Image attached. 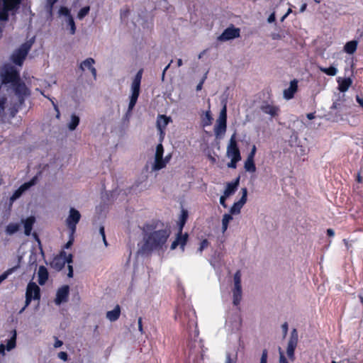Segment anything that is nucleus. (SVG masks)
I'll use <instances>...</instances> for the list:
<instances>
[{
	"label": "nucleus",
	"instance_id": "obj_49",
	"mask_svg": "<svg viewBox=\"0 0 363 363\" xmlns=\"http://www.w3.org/2000/svg\"><path fill=\"white\" fill-rule=\"evenodd\" d=\"M240 160H235V159H230V162L228 164L229 168L235 169L236 167V163Z\"/></svg>",
	"mask_w": 363,
	"mask_h": 363
},
{
	"label": "nucleus",
	"instance_id": "obj_6",
	"mask_svg": "<svg viewBox=\"0 0 363 363\" xmlns=\"http://www.w3.org/2000/svg\"><path fill=\"white\" fill-rule=\"evenodd\" d=\"M226 121H227V108L226 104H223L219 117L216 121V124L214 128V132L216 137L223 135L226 131Z\"/></svg>",
	"mask_w": 363,
	"mask_h": 363
},
{
	"label": "nucleus",
	"instance_id": "obj_58",
	"mask_svg": "<svg viewBox=\"0 0 363 363\" xmlns=\"http://www.w3.org/2000/svg\"><path fill=\"white\" fill-rule=\"evenodd\" d=\"M62 342L58 339L56 340L55 344H54V347L55 348H58V347H60L62 345Z\"/></svg>",
	"mask_w": 363,
	"mask_h": 363
},
{
	"label": "nucleus",
	"instance_id": "obj_13",
	"mask_svg": "<svg viewBox=\"0 0 363 363\" xmlns=\"http://www.w3.org/2000/svg\"><path fill=\"white\" fill-rule=\"evenodd\" d=\"M240 30L238 28H228L218 37L220 41H226L239 37Z\"/></svg>",
	"mask_w": 363,
	"mask_h": 363
},
{
	"label": "nucleus",
	"instance_id": "obj_11",
	"mask_svg": "<svg viewBox=\"0 0 363 363\" xmlns=\"http://www.w3.org/2000/svg\"><path fill=\"white\" fill-rule=\"evenodd\" d=\"M38 177H34L30 181L24 183L22 184L12 195L11 197V200H16L19 198L23 192L30 189L32 186L35 185L37 183Z\"/></svg>",
	"mask_w": 363,
	"mask_h": 363
},
{
	"label": "nucleus",
	"instance_id": "obj_23",
	"mask_svg": "<svg viewBox=\"0 0 363 363\" xmlns=\"http://www.w3.org/2000/svg\"><path fill=\"white\" fill-rule=\"evenodd\" d=\"M242 299V287H233V303L238 306Z\"/></svg>",
	"mask_w": 363,
	"mask_h": 363
},
{
	"label": "nucleus",
	"instance_id": "obj_18",
	"mask_svg": "<svg viewBox=\"0 0 363 363\" xmlns=\"http://www.w3.org/2000/svg\"><path fill=\"white\" fill-rule=\"evenodd\" d=\"M263 113L274 117L277 116L279 108L269 104H264L260 107Z\"/></svg>",
	"mask_w": 363,
	"mask_h": 363
},
{
	"label": "nucleus",
	"instance_id": "obj_46",
	"mask_svg": "<svg viewBox=\"0 0 363 363\" xmlns=\"http://www.w3.org/2000/svg\"><path fill=\"white\" fill-rule=\"evenodd\" d=\"M208 245V242L207 240H203L201 242V245H200V247L199 248V252H202L203 250V249L206 248Z\"/></svg>",
	"mask_w": 363,
	"mask_h": 363
},
{
	"label": "nucleus",
	"instance_id": "obj_47",
	"mask_svg": "<svg viewBox=\"0 0 363 363\" xmlns=\"http://www.w3.org/2000/svg\"><path fill=\"white\" fill-rule=\"evenodd\" d=\"M267 352L266 350H263L259 363H267Z\"/></svg>",
	"mask_w": 363,
	"mask_h": 363
},
{
	"label": "nucleus",
	"instance_id": "obj_54",
	"mask_svg": "<svg viewBox=\"0 0 363 363\" xmlns=\"http://www.w3.org/2000/svg\"><path fill=\"white\" fill-rule=\"evenodd\" d=\"M68 277L72 278L73 277V267L72 265L68 264Z\"/></svg>",
	"mask_w": 363,
	"mask_h": 363
},
{
	"label": "nucleus",
	"instance_id": "obj_55",
	"mask_svg": "<svg viewBox=\"0 0 363 363\" xmlns=\"http://www.w3.org/2000/svg\"><path fill=\"white\" fill-rule=\"evenodd\" d=\"M57 0H48L47 7L48 9L51 10L52 6L56 2Z\"/></svg>",
	"mask_w": 363,
	"mask_h": 363
},
{
	"label": "nucleus",
	"instance_id": "obj_16",
	"mask_svg": "<svg viewBox=\"0 0 363 363\" xmlns=\"http://www.w3.org/2000/svg\"><path fill=\"white\" fill-rule=\"evenodd\" d=\"M187 239L188 234L185 233L182 235V232L180 233L179 229L176 240L171 245V250H174L178 245H180L182 250H184V245L187 242Z\"/></svg>",
	"mask_w": 363,
	"mask_h": 363
},
{
	"label": "nucleus",
	"instance_id": "obj_41",
	"mask_svg": "<svg viewBox=\"0 0 363 363\" xmlns=\"http://www.w3.org/2000/svg\"><path fill=\"white\" fill-rule=\"evenodd\" d=\"M164 149L162 144L157 145L155 155L157 157H163Z\"/></svg>",
	"mask_w": 363,
	"mask_h": 363
},
{
	"label": "nucleus",
	"instance_id": "obj_15",
	"mask_svg": "<svg viewBox=\"0 0 363 363\" xmlns=\"http://www.w3.org/2000/svg\"><path fill=\"white\" fill-rule=\"evenodd\" d=\"M170 117H167L165 115H160L157 119V128L160 131V137L162 138L164 135V129L166 128L168 123L170 122Z\"/></svg>",
	"mask_w": 363,
	"mask_h": 363
},
{
	"label": "nucleus",
	"instance_id": "obj_10",
	"mask_svg": "<svg viewBox=\"0 0 363 363\" xmlns=\"http://www.w3.org/2000/svg\"><path fill=\"white\" fill-rule=\"evenodd\" d=\"M241 191H242V197L238 202H235L233 205V206L230 208V214H239L240 213L241 208H242V206L247 201V189L242 188L241 189Z\"/></svg>",
	"mask_w": 363,
	"mask_h": 363
},
{
	"label": "nucleus",
	"instance_id": "obj_27",
	"mask_svg": "<svg viewBox=\"0 0 363 363\" xmlns=\"http://www.w3.org/2000/svg\"><path fill=\"white\" fill-rule=\"evenodd\" d=\"M94 63L95 60L91 57H89L81 62L79 69L82 71H84L86 69L90 70L94 67Z\"/></svg>",
	"mask_w": 363,
	"mask_h": 363
},
{
	"label": "nucleus",
	"instance_id": "obj_5",
	"mask_svg": "<svg viewBox=\"0 0 363 363\" xmlns=\"http://www.w3.org/2000/svg\"><path fill=\"white\" fill-rule=\"evenodd\" d=\"M34 40H30L23 45L21 47L15 50L11 55V60L13 63L17 65L21 66L23 60H25L28 51L31 48V46L33 43Z\"/></svg>",
	"mask_w": 363,
	"mask_h": 363
},
{
	"label": "nucleus",
	"instance_id": "obj_32",
	"mask_svg": "<svg viewBox=\"0 0 363 363\" xmlns=\"http://www.w3.org/2000/svg\"><path fill=\"white\" fill-rule=\"evenodd\" d=\"M357 41L352 40L346 43L345 45V50L349 54H352L357 49Z\"/></svg>",
	"mask_w": 363,
	"mask_h": 363
},
{
	"label": "nucleus",
	"instance_id": "obj_61",
	"mask_svg": "<svg viewBox=\"0 0 363 363\" xmlns=\"http://www.w3.org/2000/svg\"><path fill=\"white\" fill-rule=\"evenodd\" d=\"M138 329L140 331V333L143 332L141 318H138Z\"/></svg>",
	"mask_w": 363,
	"mask_h": 363
},
{
	"label": "nucleus",
	"instance_id": "obj_25",
	"mask_svg": "<svg viewBox=\"0 0 363 363\" xmlns=\"http://www.w3.org/2000/svg\"><path fill=\"white\" fill-rule=\"evenodd\" d=\"M239 184V178L236 179L234 183H228L226 189L224 191V194L228 197L230 195L233 194L238 188Z\"/></svg>",
	"mask_w": 363,
	"mask_h": 363
},
{
	"label": "nucleus",
	"instance_id": "obj_56",
	"mask_svg": "<svg viewBox=\"0 0 363 363\" xmlns=\"http://www.w3.org/2000/svg\"><path fill=\"white\" fill-rule=\"evenodd\" d=\"M32 300H33V298H30V296L28 295H26L25 306L28 307Z\"/></svg>",
	"mask_w": 363,
	"mask_h": 363
},
{
	"label": "nucleus",
	"instance_id": "obj_34",
	"mask_svg": "<svg viewBox=\"0 0 363 363\" xmlns=\"http://www.w3.org/2000/svg\"><path fill=\"white\" fill-rule=\"evenodd\" d=\"M318 68L322 72L326 74L328 76H335L337 73V69L333 66L328 68L323 67H318Z\"/></svg>",
	"mask_w": 363,
	"mask_h": 363
},
{
	"label": "nucleus",
	"instance_id": "obj_4",
	"mask_svg": "<svg viewBox=\"0 0 363 363\" xmlns=\"http://www.w3.org/2000/svg\"><path fill=\"white\" fill-rule=\"evenodd\" d=\"M21 0H0V21H7L9 12L19 8Z\"/></svg>",
	"mask_w": 363,
	"mask_h": 363
},
{
	"label": "nucleus",
	"instance_id": "obj_29",
	"mask_svg": "<svg viewBox=\"0 0 363 363\" xmlns=\"http://www.w3.org/2000/svg\"><path fill=\"white\" fill-rule=\"evenodd\" d=\"M79 123V118L75 114L71 116L70 122L68 123V128L74 130Z\"/></svg>",
	"mask_w": 363,
	"mask_h": 363
},
{
	"label": "nucleus",
	"instance_id": "obj_9",
	"mask_svg": "<svg viewBox=\"0 0 363 363\" xmlns=\"http://www.w3.org/2000/svg\"><path fill=\"white\" fill-rule=\"evenodd\" d=\"M298 340V335L296 329H293L288 342L286 353L289 359L294 360V350L297 346Z\"/></svg>",
	"mask_w": 363,
	"mask_h": 363
},
{
	"label": "nucleus",
	"instance_id": "obj_14",
	"mask_svg": "<svg viewBox=\"0 0 363 363\" xmlns=\"http://www.w3.org/2000/svg\"><path fill=\"white\" fill-rule=\"evenodd\" d=\"M40 288L35 282H29L27 285L26 295L30 296L33 300H40Z\"/></svg>",
	"mask_w": 363,
	"mask_h": 363
},
{
	"label": "nucleus",
	"instance_id": "obj_57",
	"mask_svg": "<svg viewBox=\"0 0 363 363\" xmlns=\"http://www.w3.org/2000/svg\"><path fill=\"white\" fill-rule=\"evenodd\" d=\"M268 23H273L275 21V13L273 12L267 19Z\"/></svg>",
	"mask_w": 363,
	"mask_h": 363
},
{
	"label": "nucleus",
	"instance_id": "obj_20",
	"mask_svg": "<svg viewBox=\"0 0 363 363\" xmlns=\"http://www.w3.org/2000/svg\"><path fill=\"white\" fill-rule=\"evenodd\" d=\"M66 259L60 254L59 256L53 259L51 262V267L55 269L60 271L64 267Z\"/></svg>",
	"mask_w": 363,
	"mask_h": 363
},
{
	"label": "nucleus",
	"instance_id": "obj_59",
	"mask_svg": "<svg viewBox=\"0 0 363 363\" xmlns=\"http://www.w3.org/2000/svg\"><path fill=\"white\" fill-rule=\"evenodd\" d=\"M205 79H206V77H204L203 78V79L200 82V83L196 86V91H200L202 89V86H203Z\"/></svg>",
	"mask_w": 363,
	"mask_h": 363
},
{
	"label": "nucleus",
	"instance_id": "obj_40",
	"mask_svg": "<svg viewBox=\"0 0 363 363\" xmlns=\"http://www.w3.org/2000/svg\"><path fill=\"white\" fill-rule=\"evenodd\" d=\"M59 13L60 15L64 16L65 17V19H67L68 16H72L69 9L66 7H61L59 11Z\"/></svg>",
	"mask_w": 363,
	"mask_h": 363
},
{
	"label": "nucleus",
	"instance_id": "obj_21",
	"mask_svg": "<svg viewBox=\"0 0 363 363\" xmlns=\"http://www.w3.org/2000/svg\"><path fill=\"white\" fill-rule=\"evenodd\" d=\"M167 162L163 159V157H157L155 156V160L151 163V171H158L166 166Z\"/></svg>",
	"mask_w": 363,
	"mask_h": 363
},
{
	"label": "nucleus",
	"instance_id": "obj_39",
	"mask_svg": "<svg viewBox=\"0 0 363 363\" xmlns=\"http://www.w3.org/2000/svg\"><path fill=\"white\" fill-rule=\"evenodd\" d=\"M186 218H187V213L186 211H183L181 219H180V224H179L180 233L182 232V229L186 223Z\"/></svg>",
	"mask_w": 363,
	"mask_h": 363
},
{
	"label": "nucleus",
	"instance_id": "obj_44",
	"mask_svg": "<svg viewBox=\"0 0 363 363\" xmlns=\"http://www.w3.org/2000/svg\"><path fill=\"white\" fill-rule=\"evenodd\" d=\"M61 255L66 259V263L69 264L72 262V255L71 254L67 255L65 252H61Z\"/></svg>",
	"mask_w": 363,
	"mask_h": 363
},
{
	"label": "nucleus",
	"instance_id": "obj_50",
	"mask_svg": "<svg viewBox=\"0 0 363 363\" xmlns=\"http://www.w3.org/2000/svg\"><path fill=\"white\" fill-rule=\"evenodd\" d=\"M281 329L283 330V337H285L288 333V324L287 323H284L281 325Z\"/></svg>",
	"mask_w": 363,
	"mask_h": 363
},
{
	"label": "nucleus",
	"instance_id": "obj_22",
	"mask_svg": "<svg viewBox=\"0 0 363 363\" xmlns=\"http://www.w3.org/2000/svg\"><path fill=\"white\" fill-rule=\"evenodd\" d=\"M38 283L43 285L48 279V272L44 266H40L38 272Z\"/></svg>",
	"mask_w": 363,
	"mask_h": 363
},
{
	"label": "nucleus",
	"instance_id": "obj_48",
	"mask_svg": "<svg viewBox=\"0 0 363 363\" xmlns=\"http://www.w3.org/2000/svg\"><path fill=\"white\" fill-rule=\"evenodd\" d=\"M58 357L63 361H67L68 355L65 352H60L58 353Z\"/></svg>",
	"mask_w": 363,
	"mask_h": 363
},
{
	"label": "nucleus",
	"instance_id": "obj_17",
	"mask_svg": "<svg viewBox=\"0 0 363 363\" xmlns=\"http://www.w3.org/2000/svg\"><path fill=\"white\" fill-rule=\"evenodd\" d=\"M297 81L293 80L290 83V86L288 89L284 90V99L289 100L294 97V94L297 91Z\"/></svg>",
	"mask_w": 363,
	"mask_h": 363
},
{
	"label": "nucleus",
	"instance_id": "obj_63",
	"mask_svg": "<svg viewBox=\"0 0 363 363\" xmlns=\"http://www.w3.org/2000/svg\"><path fill=\"white\" fill-rule=\"evenodd\" d=\"M90 72H91L93 77L94 79L96 78V69H95V67H92L91 69H90Z\"/></svg>",
	"mask_w": 363,
	"mask_h": 363
},
{
	"label": "nucleus",
	"instance_id": "obj_43",
	"mask_svg": "<svg viewBox=\"0 0 363 363\" xmlns=\"http://www.w3.org/2000/svg\"><path fill=\"white\" fill-rule=\"evenodd\" d=\"M279 363H288L284 355V352L281 347H279Z\"/></svg>",
	"mask_w": 363,
	"mask_h": 363
},
{
	"label": "nucleus",
	"instance_id": "obj_53",
	"mask_svg": "<svg viewBox=\"0 0 363 363\" xmlns=\"http://www.w3.org/2000/svg\"><path fill=\"white\" fill-rule=\"evenodd\" d=\"M225 363H235V359H232L230 354L227 353Z\"/></svg>",
	"mask_w": 363,
	"mask_h": 363
},
{
	"label": "nucleus",
	"instance_id": "obj_62",
	"mask_svg": "<svg viewBox=\"0 0 363 363\" xmlns=\"http://www.w3.org/2000/svg\"><path fill=\"white\" fill-rule=\"evenodd\" d=\"M356 99L359 104L363 108V99L360 98L359 96H357Z\"/></svg>",
	"mask_w": 363,
	"mask_h": 363
},
{
	"label": "nucleus",
	"instance_id": "obj_64",
	"mask_svg": "<svg viewBox=\"0 0 363 363\" xmlns=\"http://www.w3.org/2000/svg\"><path fill=\"white\" fill-rule=\"evenodd\" d=\"M327 233L329 236H333L335 235L334 230L330 228L327 230Z\"/></svg>",
	"mask_w": 363,
	"mask_h": 363
},
{
	"label": "nucleus",
	"instance_id": "obj_35",
	"mask_svg": "<svg viewBox=\"0 0 363 363\" xmlns=\"http://www.w3.org/2000/svg\"><path fill=\"white\" fill-rule=\"evenodd\" d=\"M212 120H213V118L211 115V111L209 110L206 111V113H204V115L202 117L203 125V126L210 125L211 124Z\"/></svg>",
	"mask_w": 363,
	"mask_h": 363
},
{
	"label": "nucleus",
	"instance_id": "obj_28",
	"mask_svg": "<svg viewBox=\"0 0 363 363\" xmlns=\"http://www.w3.org/2000/svg\"><path fill=\"white\" fill-rule=\"evenodd\" d=\"M20 228V225L18 223H9L6 228V233L9 235H13L16 232L18 231Z\"/></svg>",
	"mask_w": 363,
	"mask_h": 363
},
{
	"label": "nucleus",
	"instance_id": "obj_38",
	"mask_svg": "<svg viewBox=\"0 0 363 363\" xmlns=\"http://www.w3.org/2000/svg\"><path fill=\"white\" fill-rule=\"evenodd\" d=\"M89 10H90V7L89 6H85V7L82 8L79 11V13L77 14V18L79 19L82 20V18H84L88 14Z\"/></svg>",
	"mask_w": 363,
	"mask_h": 363
},
{
	"label": "nucleus",
	"instance_id": "obj_42",
	"mask_svg": "<svg viewBox=\"0 0 363 363\" xmlns=\"http://www.w3.org/2000/svg\"><path fill=\"white\" fill-rule=\"evenodd\" d=\"M6 101V99L4 97H0V116L4 113L5 108V103Z\"/></svg>",
	"mask_w": 363,
	"mask_h": 363
},
{
	"label": "nucleus",
	"instance_id": "obj_3",
	"mask_svg": "<svg viewBox=\"0 0 363 363\" xmlns=\"http://www.w3.org/2000/svg\"><path fill=\"white\" fill-rule=\"evenodd\" d=\"M143 70H139L135 76V78L131 84L130 91L131 95L130 96V102L127 111V115L130 114L140 94V82L142 79Z\"/></svg>",
	"mask_w": 363,
	"mask_h": 363
},
{
	"label": "nucleus",
	"instance_id": "obj_31",
	"mask_svg": "<svg viewBox=\"0 0 363 363\" xmlns=\"http://www.w3.org/2000/svg\"><path fill=\"white\" fill-rule=\"evenodd\" d=\"M233 220V216L230 214L225 213L222 219V232L225 233L228 227V223Z\"/></svg>",
	"mask_w": 363,
	"mask_h": 363
},
{
	"label": "nucleus",
	"instance_id": "obj_60",
	"mask_svg": "<svg viewBox=\"0 0 363 363\" xmlns=\"http://www.w3.org/2000/svg\"><path fill=\"white\" fill-rule=\"evenodd\" d=\"M5 349L6 347L4 344L0 345V354H2L3 356L5 355Z\"/></svg>",
	"mask_w": 363,
	"mask_h": 363
},
{
	"label": "nucleus",
	"instance_id": "obj_7",
	"mask_svg": "<svg viewBox=\"0 0 363 363\" xmlns=\"http://www.w3.org/2000/svg\"><path fill=\"white\" fill-rule=\"evenodd\" d=\"M226 155L228 158L235 159V160H241L240 152L235 140V133H234L230 139L227 146Z\"/></svg>",
	"mask_w": 363,
	"mask_h": 363
},
{
	"label": "nucleus",
	"instance_id": "obj_37",
	"mask_svg": "<svg viewBox=\"0 0 363 363\" xmlns=\"http://www.w3.org/2000/svg\"><path fill=\"white\" fill-rule=\"evenodd\" d=\"M234 287H241V272L238 270L233 277Z\"/></svg>",
	"mask_w": 363,
	"mask_h": 363
},
{
	"label": "nucleus",
	"instance_id": "obj_51",
	"mask_svg": "<svg viewBox=\"0 0 363 363\" xmlns=\"http://www.w3.org/2000/svg\"><path fill=\"white\" fill-rule=\"evenodd\" d=\"M255 152H256V147H255V145H253L252 148L251 150V152H250V154L247 156V158L248 159H251V160H254V157H255Z\"/></svg>",
	"mask_w": 363,
	"mask_h": 363
},
{
	"label": "nucleus",
	"instance_id": "obj_45",
	"mask_svg": "<svg viewBox=\"0 0 363 363\" xmlns=\"http://www.w3.org/2000/svg\"><path fill=\"white\" fill-rule=\"evenodd\" d=\"M99 234L101 236L102 240H103L105 245L107 246V242H106V236H105V232H104V226H100V228H99Z\"/></svg>",
	"mask_w": 363,
	"mask_h": 363
},
{
	"label": "nucleus",
	"instance_id": "obj_52",
	"mask_svg": "<svg viewBox=\"0 0 363 363\" xmlns=\"http://www.w3.org/2000/svg\"><path fill=\"white\" fill-rule=\"evenodd\" d=\"M227 196L224 194L223 196H220V203L224 207V208H226L227 207V205L225 204V199H226Z\"/></svg>",
	"mask_w": 363,
	"mask_h": 363
},
{
	"label": "nucleus",
	"instance_id": "obj_8",
	"mask_svg": "<svg viewBox=\"0 0 363 363\" xmlns=\"http://www.w3.org/2000/svg\"><path fill=\"white\" fill-rule=\"evenodd\" d=\"M81 218L80 213L74 208L69 210V216L66 220L67 227L71 231V234H74L76 230V225Z\"/></svg>",
	"mask_w": 363,
	"mask_h": 363
},
{
	"label": "nucleus",
	"instance_id": "obj_19",
	"mask_svg": "<svg viewBox=\"0 0 363 363\" xmlns=\"http://www.w3.org/2000/svg\"><path fill=\"white\" fill-rule=\"evenodd\" d=\"M35 221V217L30 216L26 219H22L21 223L23 224L24 233L26 235H30L33 229V225Z\"/></svg>",
	"mask_w": 363,
	"mask_h": 363
},
{
	"label": "nucleus",
	"instance_id": "obj_33",
	"mask_svg": "<svg viewBox=\"0 0 363 363\" xmlns=\"http://www.w3.org/2000/svg\"><path fill=\"white\" fill-rule=\"evenodd\" d=\"M244 167L247 172L252 173L255 172L256 171V167L254 162V160L247 158L245 162Z\"/></svg>",
	"mask_w": 363,
	"mask_h": 363
},
{
	"label": "nucleus",
	"instance_id": "obj_26",
	"mask_svg": "<svg viewBox=\"0 0 363 363\" xmlns=\"http://www.w3.org/2000/svg\"><path fill=\"white\" fill-rule=\"evenodd\" d=\"M339 90L342 92L346 91L352 84V80L350 78H345L344 79H338Z\"/></svg>",
	"mask_w": 363,
	"mask_h": 363
},
{
	"label": "nucleus",
	"instance_id": "obj_30",
	"mask_svg": "<svg viewBox=\"0 0 363 363\" xmlns=\"http://www.w3.org/2000/svg\"><path fill=\"white\" fill-rule=\"evenodd\" d=\"M16 331L14 330L13 331L12 337L7 341L6 344V350L10 351L16 347Z\"/></svg>",
	"mask_w": 363,
	"mask_h": 363
},
{
	"label": "nucleus",
	"instance_id": "obj_2",
	"mask_svg": "<svg viewBox=\"0 0 363 363\" xmlns=\"http://www.w3.org/2000/svg\"><path fill=\"white\" fill-rule=\"evenodd\" d=\"M169 232L167 230H155L144 235L143 250L150 251L161 248L166 242Z\"/></svg>",
	"mask_w": 363,
	"mask_h": 363
},
{
	"label": "nucleus",
	"instance_id": "obj_36",
	"mask_svg": "<svg viewBox=\"0 0 363 363\" xmlns=\"http://www.w3.org/2000/svg\"><path fill=\"white\" fill-rule=\"evenodd\" d=\"M65 21L67 26L70 27V33L74 35L76 32V26L72 16H68Z\"/></svg>",
	"mask_w": 363,
	"mask_h": 363
},
{
	"label": "nucleus",
	"instance_id": "obj_24",
	"mask_svg": "<svg viewBox=\"0 0 363 363\" xmlns=\"http://www.w3.org/2000/svg\"><path fill=\"white\" fill-rule=\"evenodd\" d=\"M120 313H121V308H120V306L118 305H117L113 310L112 311H108L106 313V318L110 320V321H115L118 318H119V315H120Z\"/></svg>",
	"mask_w": 363,
	"mask_h": 363
},
{
	"label": "nucleus",
	"instance_id": "obj_1",
	"mask_svg": "<svg viewBox=\"0 0 363 363\" xmlns=\"http://www.w3.org/2000/svg\"><path fill=\"white\" fill-rule=\"evenodd\" d=\"M1 75L4 84H10L19 101L21 103L23 96L28 94V89L24 83L20 82L18 72L11 65H5Z\"/></svg>",
	"mask_w": 363,
	"mask_h": 363
},
{
	"label": "nucleus",
	"instance_id": "obj_12",
	"mask_svg": "<svg viewBox=\"0 0 363 363\" xmlns=\"http://www.w3.org/2000/svg\"><path fill=\"white\" fill-rule=\"evenodd\" d=\"M69 291V287L67 285H65L60 288L56 294L55 303L57 305H60L63 302H67Z\"/></svg>",
	"mask_w": 363,
	"mask_h": 363
}]
</instances>
